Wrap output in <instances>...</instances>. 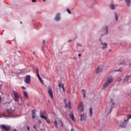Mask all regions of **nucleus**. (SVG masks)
Listing matches in <instances>:
<instances>
[{
	"mask_svg": "<svg viewBox=\"0 0 131 131\" xmlns=\"http://www.w3.org/2000/svg\"><path fill=\"white\" fill-rule=\"evenodd\" d=\"M112 82H113V77L111 76L107 78L105 81V83H104L102 86V89H105L107 86H108V85H109V84H110V83H112Z\"/></svg>",
	"mask_w": 131,
	"mask_h": 131,
	"instance_id": "nucleus-1",
	"label": "nucleus"
},
{
	"mask_svg": "<svg viewBox=\"0 0 131 131\" xmlns=\"http://www.w3.org/2000/svg\"><path fill=\"white\" fill-rule=\"evenodd\" d=\"M63 102L64 103L66 108H69V109H71V102L69 100L68 102H67V100H66V99L63 100Z\"/></svg>",
	"mask_w": 131,
	"mask_h": 131,
	"instance_id": "nucleus-2",
	"label": "nucleus"
},
{
	"mask_svg": "<svg viewBox=\"0 0 131 131\" xmlns=\"http://www.w3.org/2000/svg\"><path fill=\"white\" fill-rule=\"evenodd\" d=\"M14 101H15V102H18V104H22L20 103V102L19 101V95H18V93L16 91L14 92Z\"/></svg>",
	"mask_w": 131,
	"mask_h": 131,
	"instance_id": "nucleus-3",
	"label": "nucleus"
},
{
	"mask_svg": "<svg viewBox=\"0 0 131 131\" xmlns=\"http://www.w3.org/2000/svg\"><path fill=\"white\" fill-rule=\"evenodd\" d=\"M1 127L5 129V130L9 131L11 130V126L8 125L2 124Z\"/></svg>",
	"mask_w": 131,
	"mask_h": 131,
	"instance_id": "nucleus-4",
	"label": "nucleus"
},
{
	"mask_svg": "<svg viewBox=\"0 0 131 131\" xmlns=\"http://www.w3.org/2000/svg\"><path fill=\"white\" fill-rule=\"evenodd\" d=\"M78 111H79V112H82V111H83V106L82 105V101H81V102L78 105Z\"/></svg>",
	"mask_w": 131,
	"mask_h": 131,
	"instance_id": "nucleus-5",
	"label": "nucleus"
},
{
	"mask_svg": "<svg viewBox=\"0 0 131 131\" xmlns=\"http://www.w3.org/2000/svg\"><path fill=\"white\" fill-rule=\"evenodd\" d=\"M127 122H128V120H125V121L119 125V127H126Z\"/></svg>",
	"mask_w": 131,
	"mask_h": 131,
	"instance_id": "nucleus-6",
	"label": "nucleus"
},
{
	"mask_svg": "<svg viewBox=\"0 0 131 131\" xmlns=\"http://www.w3.org/2000/svg\"><path fill=\"white\" fill-rule=\"evenodd\" d=\"M25 82L26 83H27V84H29L30 83V75H27L26 76V79L25 80Z\"/></svg>",
	"mask_w": 131,
	"mask_h": 131,
	"instance_id": "nucleus-7",
	"label": "nucleus"
},
{
	"mask_svg": "<svg viewBox=\"0 0 131 131\" xmlns=\"http://www.w3.org/2000/svg\"><path fill=\"white\" fill-rule=\"evenodd\" d=\"M110 104L111 105L110 108V112H111V111H112V109L114 108V107H113V105H115V103H114V100L113 99H111Z\"/></svg>",
	"mask_w": 131,
	"mask_h": 131,
	"instance_id": "nucleus-8",
	"label": "nucleus"
},
{
	"mask_svg": "<svg viewBox=\"0 0 131 131\" xmlns=\"http://www.w3.org/2000/svg\"><path fill=\"white\" fill-rule=\"evenodd\" d=\"M48 93L49 94V96L51 99H54V95H53V90H52V88H49Z\"/></svg>",
	"mask_w": 131,
	"mask_h": 131,
	"instance_id": "nucleus-9",
	"label": "nucleus"
},
{
	"mask_svg": "<svg viewBox=\"0 0 131 131\" xmlns=\"http://www.w3.org/2000/svg\"><path fill=\"white\" fill-rule=\"evenodd\" d=\"M45 115H47V112H46L45 111H40V117H41V118H42V117H46V116H45Z\"/></svg>",
	"mask_w": 131,
	"mask_h": 131,
	"instance_id": "nucleus-10",
	"label": "nucleus"
},
{
	"mask_svg": "<svg viewBox=\"0 0 131 131\" xmlns=\"http://www.w3.org/2000/svg\"><path fill=\"white\" fill-rule=\"evenodd\" d=\"M100 41H101V43L102 46H103L102 48V50H105V49H107V43H103V42H102V39H100Z\"/></svg>",
	"mask_w": 131,
	"mask_h": 131,
	"instance_id": "nucleus-11",
	"label": "nucleus"
},
{
	"mask_svg": "<svg viewBox=\"0 0 131 131\" xmlns=\"http://www.w3.org/2000/svg\"><path fill=\"white\" fill-rule=\"evenodd\" d=\"M55 20L57 22H58V21H60V20H61V16L60 15V13H57L56 14V17L55 18Z\"/></svg>",
	"mask_w": 131,
	"mask_h": 131,
	"instance_id": "nucleus-12",
	"label": "nucleus"
},
{
	"mask_svg": "<svg viewBox=\"0 0 131 131\" xmlns=\"http://www.w3.org/2000/svg\"><path fill=\"white\" fill-rule=\"evenodd\" d=\"M108 29H109V28L108 27V26H105L104 27V30L103 31H104V33L105 35L108 34Z\"/></svg>",
	"mask_w": 131,
	"mask_h": 131,
	"instance_id": "nucleus-13",
	"label": "nucleus"
},
{
	"mask_svg": "<svg viewBox=\"0 0 131 131\" xmlns=\"http://www.w3.org/2000/svg\"><path fill=\"white\" fill-rule=\"evenodd\" d=\"M43 119H45L46 121L48 123V124H50L51 123V121L50 120V119H49L48 116L46 117H42Z\"/></svg>",
	"mask_w": 131,
	"mask_h": 131,
	"instance_id": "nucleus-14",
	"label": "nucleus"
},
{
	"mask_svg": "<svg viewBox=\"0 0 131 131\" xmlns=\"http://www.w3.org/2000/svg\"><path fill=\"white\" fill-rule=\"evenodd\" d=\"M129 77L130 76L127 75L124 79V81L122 82V83H124V82H126V81H128V79H129Z\"/></svg>",
	"mask_w": 131,
	"mask_h": 131,
	"instance_id": "nucleus-15",
	"label": "nucleus"
},
{
	"mask_svg": "<svg viewBox=\"0 0 131 131\" xmlns=\"http://www.w3.org/2000/svg\"><path fill=\"white\" fill-rule=\"evenodd\" d=\"M102 71H103V69H102V67H98L97 68V70L96 73H100L101 72H102Z\"/></svg>",
	"mask_w": 131,
	"mask_h": 131,
	"instance_id": "nucleus-16",
	"label": "nucleus"
},
{
	"mask_svg": "<svg viewBox=\"0 0 131 131\" xmlns=\"http://www.w3.org/2000/svg\"><path fill=\"white\" fill-rule=\"evenodd\" d=\"M35 113H36L35 111H34V110H33L32 111V115L33 119H34L35 118V117L36 116V114Z\"/></svg>",
	"mask_w": 131,
	"mask_h": 131,
	"instance_id": "nucleus-17",
	"label": "nucleus"
},
{
	"mask_svg": "<svg viewBox=\"0 0 131 131\" xmlns=\"http://www.w3.org/2000/svg\"><path fill=\"white\" fill-rule=\"evenodd\" d=\"M127 7H130L131 0H125Z\"/></svg>",
	"mask_w": 131,
	"mask_h": 131,
	"instance_id": "nucleus-18",
	"label": "nucleus"
},
{
	"mask_svg": "<svg viewBox=\"0 0 131 131\" xmlns=\"http://www.w3.org/2000/svg\"><path fill=\"white\" fill-rule=\"evenodd\" d=\"M58 86L59 88H62L63 92L65 91V89H64V83H58Z\"/></svg>",
	"mask_w": 131,
	"mask_h": 131,
	"instance_id": "nucleus-19",
	"label": "nucleus"
},
{
	"mask_svg": "<svg viewBox=\"0 0 131 131\" xmlns=\"http://www.w3.org/2000/svg\"><path fill=\"white\" fill-rule=\"evenodd\" d=\"M84 114H80V121H83L84 120Z\"/></svg>",
	"mask_w": 131,
	"mask_h": 131,
	"instance_id": "nucleus-20",
	"label": "nucleus"
},
{
	"mask_svg": "<svg viewBox=\"0 0 131 131\" xmlns=\"http://www.w3.org/2000/svg\"><path fill=\"white\" fill-rule=\"evenodd\" d=\"M37 77H38L40 82L41 83V84H44L43 81H42V79H41V78H40V76H39V75H38Z\"/></svg>",
	"mask_w": 131,
	"mask_h": 131,
	"instance_id": "nucleus-21",
	"label": "nucleus"
},
{
	"mask_svg": "<svg viewBox=\"0 0 131 131\" xmlns=\"http://www.w3.org/2000/svg\"><path fill=\"white\" fill-rule=\"evenodd\" d=\"M114 15H115V20L116 21H118V15L117 14V13L115 12Z\"/></svg>",
	"mask_w": 131,
	"mask_h": 131,
	"instance_id": "nucleus-22",
	"label": "nucleus"
},
{
	"mask_svg": "<svg viewBox=\"0 0 131 131\" xmlns=\"http://www.w3.org/2000/svg\"><path fill=\"white\" fill-rule=\"evenodd\" d=\"M126 64V62H125V61L124 60H121L120 61V65H125Z\"/></svg>",
	"mask_w": 131,
	"mask_h": 131,
	"instance_id": "nucleus-23",
	"label": "nucleus"
},
{
	"mask_svg": "<svg viewBox=\"0 0 131 131\" xmlns=\"http://www.w3.org/2000/svg\"><path fill=\"white\" fill-rule=\"evenodd\" d=\"M90 116L92 117V115H93V108H90L89 109Z\"/></svg>",
	"mask_w": 131,
	"mask_h": 131,
	"instance_id": "nucleus-24",
	"label": "nucleus"
},
{
	"mask_svg": "<svg viewBox=\"0 0 131 131\" xmlns=\"http://www.w3.org/2000/svg\"><path fill=\"white\" fill-rule=\"evenodd\" d=\"M110 7L112 10H115V6H114V4L110 5Z\"/></svg>",
	"mask_w": 131,
	"mask_h": 131,
	"instance_id": "nucleus-25",
	"label": "nucleus"
},
{
	"mask_svg": "<svg viewBox=\"0 0 131 131\" xmlns=\"http://www.w3.org/2000/svg\"><path fill=\"white\" fill-rule=\"evenodd\" d=\"M24 95L26 98H28V93L26 91L24 92Z\"/></svg>",
	"mask_w": 131,
	"mask_h": 131,
	"instance_id": "nucleus-26",
	"label": "nucleus"
},
{
	"mask_svg": "<svg viewBox=\"0 0 131 131\" xmlns=\"http://www.w3.org/2000/svg\"><path fill=\"white\" fill-rule=\"evenodd\" d=\"M81 92H82V94H83V98H85V97H86V95H85V91L84 90H82Z\"/></svg>",
	"mask_w": 131,
	"mask_h": 131,
	"instance_id": "nucleus-27",
	"label": "nucleus"
},
{
	"mask_svg": "<svg viewBox=\"0 0 131 131\" xmlns=\"http://www.w3.org/2000/svg\"><path fill=\"white\" fill-rule=\"evenodd\" d=\"M54 125L56 128H58V122H57V120L54 121Z\"/></svg>",
	"mask_w": 131,
	"mask_h": 131,
	"instance_id": "nucleus-28",
	"label": "nucleus"
},
{
	"mask_svg": "<svg viewBox=\"0 0 131 131\" xmlns=\"http://www.w3.org/2000/svg\"><path fill=\"white\" fill-rule=\"evenodd\" d=\"M70 117H71V119H72V120H75V119L74 118V115H73V114L70 115Z\"/></svg>",
	"mask_w": 131,
	"mask_h": 131,
	"instance_id": "nucleus-29",
	"label": "nucleus"
},
{
	"mask_svg": "<svg viewBox=\"0 0 131 131\" xmlns=\"http://www.w3.org/2000/svg\"><path fill=\"white\" fill-rule=\"evenodd\" d=\"M122 71V68L119 69L118 70L116 71V72H121Z\"/></svg>",
	"mask_w": 131,
	"mask_h": 131,
	"instance_id": "nucleus-30",
	"label": "nucleus"
},
{
	"mask_svg": "<svg viewBox=\"0 0 131 131\" xmlns=\"http://www.w3.org/2000/svg\"><path fill=\"white\" fill-rule=\"evenodd\" d=\"M67 11L68 12V14H71V10L69 9H67Z\"/></svg>",
	"mask_w": 131,
	"mask_h": 131,
	"instance_id": "nucleus-31",
	"label": "nucleus"
},
{
	"mask_svg": "<svg viewBox=\"0 0 131 131\" xmlns=\"http://www.w3.org/2000/svg\"><path fill=\"white\" fill-rule=\"evenodd\" d=\"M122 79H121V77H119L117 78V81L119 82V81H121Z\"/></svg>",
	"mask_w": 131,
	"mask_h": 131,
	"instance_id": "nucleus-32",
	"label": "nucleus"
},
{
	"mask_svg": "<svg viewBox=\"0 0 131 131\" xmlns=\"http://www.w3.org/2000/svg\"><path fill=\"white\" fill-rule=\"evenodd\" d=\"M36 71L37 72V76L39 75V73H38V68H36Z\"/></svg>",
	"mask_w": 131,
	"mask_h": 131,
	"instance_id": "nucleus-33",
	"label": "nucleus"
},
{
	"mask_svg": "<svg viewBox=\"0 0 131 131\" xmlns=\"http://www.w3.org/2000/svg\"><path fill=\"white\" fill-rule=\"evenodd\" d=\"M42 43H43V46L45 47L46 46V44H45V43H46V40H43L42 41Z\"/></svg>",
	"mask_w": 131,
	"mask_h": 131,
	"instance_id": "nucleus-34",
	"label": "nucleus"
},
{
	"mask_svg": "<svg viewBox=\"0 0 131 131\" xmlns=\"http://www.w3.org/2000/svg\"><path fill=\"white\" fill-rule=\"evenodd\" d=\"M127 119H130V118H131V115H128L127 116Z\"/></svg>",
	"mask_w": 131,
	"mask_h": 131,
	"instance_id": "nucleus-35",
	"label": "nucleus"
},
{
	"mask_svg": "<svg viewBox=\"0 0 131 131\" xmlns=\"http://www.w3.org/2000/svg\"><path fill=\"white\" fill-rule=\"evenodd\" d=\"M59 122L61 123L62 127H64V126L63 125V123H62V121L61 120H59Z\"/></svg>",
	"mask_w": 131,
	"mask_h": 131,
	"instance_id": "nucleus-36",
	"label": "nucleus"
},
{
	"mask_svg": "<svg viewBox=\"0 0 131 131\" xmlns=\"http://www.w3.org/2000/svg\"><path fill=\"white\" fill-rule=\"evenodd\" d=\"M27 128L28 130H30V127L29 126H27Z\"/></svg>",
	"mask_w": 131,
	"mask_h": 131,
	"instance_id": "nucleus-37",
	"label": "nucleus"
},
{
	"mask_svg": "<svg viewBox=\"0 0 131 131\" xmlns=\"http://www.w3.org/2000/svg\"><path fill=\"white\" fill-rule=\"evenodd\" d=\"M32 3H36V0H32Z\"/></svg>",
	"mask_w": 131,
	"mask_h": 131,
	"instance_id": "nucleus-38",
	"label": "nucleus"
},
{
	"mask_svg": "<svg viewBox=\"0 0 131 131\" xmlns=\"http://www.w3.org/2000/svg\"><path fill=\"white\" fill-rule=\"evenodd\" d=\"M33 128H35V129H36V125H34L33 126Z\"/></svg>",
	"mask_w": 131,
	"mask_h": 131,
	"instance_id": "nucleus-39",
	"label": "nucleus"
},
{
	"mask_svg": "<svg viewBox=\"0 0 131 131\" xmlns=\"http://www.w3.org/2000/svg\"><path fill=\"white\" fill-rule=\"evenodd\" d=\"M21 89H23V90H25L26 88L24 86H21Z\"/></svg>",
	"mask_w": 131,
	"mask_h": 131,
	"instance_id": "nucleus-40",
	"label": "nucleus"
},
{
	"mask_svg": "<svg viewBox=\"0 0 131 131\" xmlns=\"http://www.w3.org/2000/svg\"><path fill=\"white\" fill-rule=\"evenodd\" d=\"M128 94H129V96H130L131 97V91H130V93H128Z\"/></svg>",
	"mask_w": 131,
	"mask_h": 131,
	"instance_id": "nucleus-41",
	"label": "nucleus"
},
{
	"mask_svg": "<svg viewBox=\"0 0 131 131\" xmlns=\"http://www.w3.org/2000/svg\"><path fill=\"white\" fill-rule=\"evenodd\" d=\"M78 47H81V45H80V44H78Z\"/></svg>",
	"mask_w": 131,
	"mask_h": 131,
	"instance_id": "nucleus-42",
	"label": "nucleus"
},
{
	"mask_svg": "<svg viewBox=\"0 0 131 131\" xmlns=\"http://www.w3.org/2000/svg\"><path fill=\"white\" fill-rule=\"evenodd\" d=\"M78 56H79V57H81V54H78Z\"/></svg>",
	"mask_w": 131,
	"mask_h": 131,
	"instance_id": "nucleus-43",
	"label": "nucleus"
},
{
	"mask_svg": "<svg viewBox=\"0 0 131 131\" xmlns=\"http://www.w3.org/2000/svg\"><path fill=\"white\" fill-rule=\"evenodd\" d=\"M71 131H74V130L73 129V128H71Z\"/></svg>",
	"mask_w": 131,
	"mask_h": 131,
	"instance_id": "nucleus-44",
	"label": "nucleus"
},
{
	"mask_svg": "<svg viewBox=\"0 0 131 131\" xmlns=\"http://www.w3.org/2000/svg\"><path fill=\"white\" fill-rule=\"evenodd\" d=\"M2 89V84H0V90Z\"/></svg>",
	"mask_w": 131,
	"mask_h": 131,
	"instance_id": "nucleus-45",
	"label": "nucleus"
},
{
	"mask_svg": "<svg viewBox=\"0 0 131 131\" xmlns=\"http://www.w3.org/2000/svg\"><path fill=\"white\" fill-rule=\"evenodd\" d=\"M13 131H17V129H14L13 130Z\"/></svg>",
	"mask_w": 131,
	"mask_h": 131,
	"instance_id": "nucleus-46",
	"label": "nucleus"
},
{
	"mask_svg": "<svg viewBox=\"0 0 131 131\" xmlns=\"http://www.w3.org/2000/svg\"><path fill=\"white\" fill-rule=\"evenodd\" d=\"M129 67H130V66H131V62L129 63Z\"/></svg>",
	"mask_w": 131,
	"mask_h": 131,
	"instance_id": "nucleus-47",
	"label": "nucleus"
},
{
	"mask_svg": "<svg viewBox=\"0 0 131 131\" xmlns=\"http://www.w3.org/2000/svg\"><path fill=\"white\" fill-rule=\"evenodd\" d=\"M39 123H41V121L39 120Z\"/></svg>",
	"mask_w": 131,
	"mask_h": 131,
	"instance_id": "nucleus-48",
	"label": "nucleus"
},
{
	"mask_svg": "<svg viewBox=\"0 0 131 131\" xmlns=\"http://www.w3.org/2000/svg\"><path fill=\"white\" fill-rule=\"evenodd\" d=\"M70 41H71V40H69L68 41V42H70Z\"/></svg>",
	"mask_w": 131,
	"mask_h": 131,
	"instance_id": "nucleus-49",
	"label": "nucleus"
},
{
	"mask_svg": "<svg viewBox=\"0 0 131 131\" xmlns=\"http://www.w3.org/2000/svg\"><path fill=\"white\" fill-rule=\"evenodd\" d=\"M33 55H35V52H33Z\"/></svg>",
	"mask_w": 131,
	"mask_h": 131,
	"instance_id": "nucleus-50",
	"label": "nucleus"
},
{
	"mask_svg": "<svg viewBox=\"0 0 131 131\" xmlns=\"http://www.w3.org/2000/svg\"><path fill=\"white\" fill-rule=\"evenodd\" d=\"M43 2H46L47 0H42Z\"/></svg>",
	"mask_w": 131,
	"mask_h": 131,
	"instance_id": "nucleus-51",
	"label": "nucleus"
},
{
	"mask_svg": "<svg viewBox=\"0 0 131 131\" xmlns=\"http://www.w3.org/2000/svg\"><path fill=\"white\" fill-rule=\"evenodd\" d=\"M21 24H22V21H20Z\"/></svg>",
	"mask_w": 131,
	"mask_h": 131,
	"instance_id": "nucleus-52",
	"label": "nucleus"
},
{
	"mask_svg": "<svg viewBox=\"0 0 131 131\" xmlns=\"http://www.w3.org/2000/svg\"><path fill=\"white\" fill-rule=\"evenodd\" d=\"M48 102H50V100H48Z\"/></svg>",
	"mask_w": 131,
	"mask_h": 131,
	"instance_id": "nucleus-53",
	"label": "nucleus"
}]
</instances>
